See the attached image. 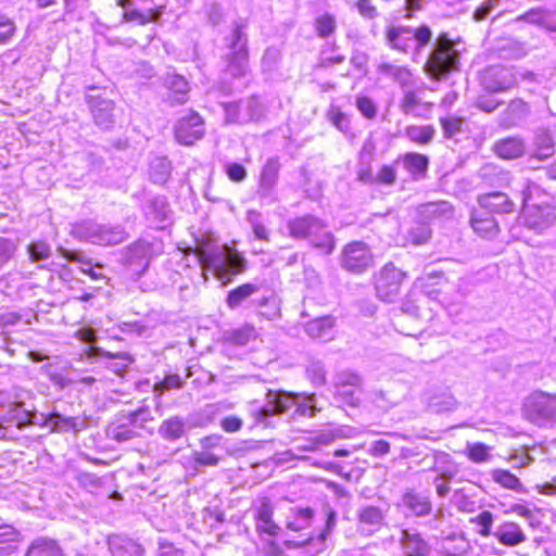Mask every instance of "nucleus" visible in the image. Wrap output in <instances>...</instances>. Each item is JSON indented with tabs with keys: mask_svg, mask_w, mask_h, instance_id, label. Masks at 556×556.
Here are the masks:
<instances>
[{
	"mask_svg": "<svg viewBox=\"0 0 556 556\" xmlns=\"http://www.w3.org/2000/svg\"><path fill=\"white\" fill-rule=\"evenodd\" d=\"M419 215L424 218L432 219L452 214V205L446 201L428 202L418 207Z\"/></svg>",
	"mask_w": 556,
	"mask_h": 556,
	"instance_id": "obj_41",
	"label": "nucleus"
},
{
	"mask_svg": "<svg viewBox=\"0 0 556 556\" xmlns=\"http://www.w3.org/2000/svg\"><path fill=\"white\" fill-rule=\"evenodd\" d=\"M108 546L112 556H142L143 547L134 540L122 535H110Z\"/></svg>",
	"mask_w": 556,
	"mask_h": 556,
	"instance_id": "obj_26",
	"label": "nucleus"
},
{
	"mask_svg": "<svg viewBox=\"0 0 556 556\" xmlns=\"http://www.w3.org/2000/svg\"><path fill=\"white\" fill-rule=\"evenodd\" d=\"M334 327V318L324 316L308 321L305 326V332L313 339L330 340Z\"/></svg>",
	"mask_w": 556,
	"mask_h": 556,
	"instance_id": "obj_31",
	"label": "nucleus"
},
{
	"mask_svg": "<svg viewBox=\"0 0 556 556\" xmlns=\"http://www.w3.org/2000/svg\"><path fill=\"white\" fill-rule=\"evenodd\" d=\"M125 414L142 432L147 429V424L154 419L150 407L146 405Z\"/></svg>",
	"mask_w": 556,
	"mask_h": 556,
	"instance_id": "obj_53",
	"label": "nucleus"
},
{
	"mask_svg": "<svg viewBox=\"0 0 556 556\" xmlns=\"http://www.w3.org/2000/svg\"><path fill=\"white\" fill-rule=\"evenodd\" d=\"M470 223L473 231L485 239L495 238L500 230L496 219L481 208L472 212Z\"/></svg>",
	"mask_w": 556,
	"mask_h": 556,
	"instance_id": "obj_20",
	"label": "nucleus"
},
{
	"mask_svg": "<svg viewBox=\"0 0 556 556\" xmlns=\"http://www.w3.org/2000/svg\"><path fill=\"white\" fill-rule=\"evenodd\" d=\"M315 27L318 37L326 38L334 31L336 20L329 14L321 15L316 20Z\"/></svg>",
	"mask_w": 556,
	"mask_h": 556,
	"instance_id": "obj_57",
	"label": "nucleus"
},
{
	"mask_svg": "<svg viewBox=\"0 0 556 556\" xmlns=\"http://www.w3.org/2000/svg\"><path fill=\"white\" fill-rule=\"evenodd\" d=\"M554 138L546 129H540L534 136L535 153L530 156L529 161L538 159L544 161L554 154Z\"/></svg>",
	"mask_w": 556,
	"mask_h": 556,
	"instance_id": "obj_33",
	"label": "nucleus"
},
{
	"mask_svg": "<svg viewBox=\"0 0 556 556\" xmlns=\"http://www.w3.org/2000/svg\"><path fill=\"white\" fill-rule=\"evenodd\" d=\"M280 167L279 159L271 156L267 159L261 169L256 197L263 205H271L278 201L276 187L279 179Z\"/></svg>",
	"mask_w": 556,
	"mask_h": 556,
	"instance_id": "obj_7",
	"label": "nucleus"
},
{
	"mask_svg": "<svg viewBox=\"0 0 556 556\" xmlns=\"http://www.w3.org/2000/svg\"><path fill=\"white\" fill-rule=\"evenodd\" d=\"M340 265L349 273L362 274L374 265V255L367 243L352 241L343 247Z\"/></svg>",
	"mask_w": 556,
	"mask_h": 556,
	"instance_id": "obj_6",
	"label": "nucleus"
},
{
	"mask_svg": "<svg viewBox=\"0 0 556 556\" xmlns=\"http://www.w3.org/2000/svg\"><path fill=\"white\" fill-rule=\"evenodd\" d=\"M245 25L242 22H236L228 48L230 54L228 59V72L233 77H243L249 71L248 37L243 31Z\"/></svg>",
	"mask_w": 556,
	"mask_h": 556,
	"instance_id": "obj_5",
	"label": "nucleus"
},
{
	"mask_svg": "<svg viewBox=\"0 0 556 556\" xmlns=\"http://www.w3.org/2000/svg\"><path fill=\"white\" fill-rule=\"evenodd\" d=\"M378 72L382 75L393 78L401 86H407L410 81V73L401 66L390 63H382L378 66Z\"/></svg>",
	"mask_w": 556,
	"mask_h": 556,
	"instance_id": "obj_48",
	"label": "nucleus"
},
{
	"mask_svg": "<svg viewBox=\"0 0 556 556\" xmlns=\"http://www.w3.org/2000/svg\"><path fill=\"white\" fill-rule=\"evenodd\" d=\"M61 255L73 263H79L81 271L89 274L92 278L97 279L98 276L92 269V264L89 258L81 252L77 250H67L64 248H60Z\"/></svg>",
	"mask_w": 556,
	"mask_h": 556,
	"instance_id": "obj_49",
	"label": "nucleus"
},
{
	"mask_svg": "<svg viewBox=\"0 0 556 556\" xmlns=\"http://www.w3.org/2000/svg\"><path fill=\"white\" fill-rule=\"evenodd\" d=\"M198 258L204 279L207 280V271H211L224 286L247 268V260L227 244L202 249L198 252Z\"/></svg>",
	"mask_w": 556,
	"mask_h": 556,
	"instance_id": "obj_1",
	"label": "nucleus"
},
{
	"mask_svg": "<svg viewBox=\"0 0 556 556\" xmlns=\"http://www.w3.org/2000/svg\"><path fill=\"white\" fill-rule=\"evenodd\" d=\"M273 509L268 502H263L255 514V527L260 534L275 536L280 528L273 521Z\"/></svg>",
	"mask_w": 556,
	"mask_h": 556,
	"instance_id": "obj_30",
	"label": "nucleus"
},
{
	"mask_svg": "<svg viewBox=\"0 0 556 556\" xmlns=\"http://www.w3.org/2000/svg\"><path fill=\"white\" fill-rule=\"evenodd\" d=\"M435 129L432 125H412L405 128V136L418 144H428L433 140Z\"/></svg>",
	"mask_w": 556,
	"mask_h": 556,
	"instance_id": "obj_40",
	"label": "nucleus"
},
{
	"mask_svg": "<svg viewBox=\"0 0 556 556\" xmlns=\"http://www.w3.org/2000/svg\"><path fill=\"white\" fill-rule=\"evenodd\" d=\"M205 134L204 122L194 111L178 119L175 126V138L180 144L190 146Z\"/></svg>",
	"mask_w": 556,
	"mask_h": 556,
	"instance_id": "obj_14",
	"label": "nucleus"
},
{
	"mask_svg": "<svg viewBox=\"0 0 556 556\" xmlns=\"http://www.w3.org/2000/svg\"><path fill=\"white\" fill-rule=\"evenodd\" d=\"M529 112L530 109L527 102L515 99L509 102L504 113L503 123L507 127L516 126L528 116Z\"/></svg>",
	"mask_w": 556,
	"mask_h": 556,
	"instance_id": "obj_37",
	"label": "nucleus"
},
{
	"mask_svg": "<svg viewBox=\"0 0 556 556\" xmlns=\"http://www.w3.org/2000/svg\"><path fill=\"white\" fill-rule=\"evenodd\" d=\"M440 124L443 129V135L447 139L455 138L457 135L464 132L465 119L462 117H442L440 118Z\"/></svg>",
	"mask_w": 556,
	"mask_h": 556,
	"instance_id": "obj_50",
	"label": "nucleus"
},
{
	"mask_svg": "<svg viewBox=\"0 0 556 556\" xmlns=\"http://www.w3.org/2000/svg\"><path fill=\"white\" fill-rule=\"evenodd\" d=\"M480 83L489 92H505L517 85V78L513 68L492 65L481 73Z\"/></svg>",
	"mask_w": 556,
	"mask_h": 556,
	"instance_id": "obj_11",
	"label": "nucleus"
},
{
	"mask_svg": "<svg viewBox=\"0 0 556 556\" xmlns=\"http://www.w3.org/2000/svg\"><path fill=\"white\" fill-rule=\"evenodd\" d=\"M172 173V163L166 156H154L149 163V176L152 182L164 185Z\"/></svg>",
	"mask_w": 556,
	"mask_h": 556,
	"instance_id": "obj_34",
	"label": "nucleus"
},
{
	"mask_svg": "<svg viewBox=\"0 0 556 556\" xmlns=\"http://www.w3.org/2000/svg\"><path fill=\"white\" fill-rule=\"evenodd\" d=\"M45 424L56 432H79L87 427L85 419L80 417H66L59 412H52L46 417Z\"/></svg>",
	"mask_w": 556,
	"mask_h": 556,
	"instance_id": "obj_22",
	"label": "nucleus"
},
{
	"mask_svg": "<svg viewBox=\"0 0 556 556\" xmlns=\"http://www.w3.org/2000/svg\"><path fill=\"white\" fill-rule=\"evenodd\" d=\"M362 388H334V396L344 404L357 406L359 404L358 392Z\"/></svg>",
	"mask_w": 556,
	"mask_h": 556,
	"instance_id": "obj_56",
	"label": "nucleus"
},
{
	"mask_svg": "<svg viewBox=\"0 0 556 556\" xmlns=\"http://www.w3.org/2000/svg\"><path fill=\"white\" fill-rule=\"evenodd\" d=\"M21 320V315L17 313H5L0 316V336L3 337V343L8 344V336L10 327L15 326Z\"/></svg>",
	"mask_w": 556,
	"mask_h": 556,
	"instance_id": "obj_58",
	"label": "nucleus"
},
{
	"mask_svg": "<svg viewBox=\"0 0 556 556\" xmlns=\"http://www.w3.org/2000/svg\"><path fill=\"white\" fill-rule=\"evenodd\" d=\"M105 437L117 444H130L143 439V432L124 413L106 426Z\"/></svg>",
	"mask_w": 556,
	"mask_h": 556,
	"instance_id": "obj_12",
	"label": "nucleus"
},
{
	"mask_svg": "<svg viewBox=\"0 0 556 556\" xmlns=\"http://www.w3.org/2000/svg\"><path fill=\"white\" fill-rule=\"evenodd\" d=\"M87 101L97 126L102 129L113 127L115 119L113 115L114 102L110 99L87 94Z\"/></svg>",
	"mask_w": 556,
	"mask_h": 556,
	"instance_id": "obj_15",
	"label": "nucleus"
},
{
	"mask_svg": "<svg viewBox=\"0 0 556 556\" xmlns=\"http://www.w3.org/2000/svg\"><path fill=\"white\" fill-rule=\"evenodd\" d=\"M403 506L415 517L428 516L432 510V503L426 493L407 491L402 496Z\"/></svg>",
	"mask_w": 556,
	"mask_h": 556,
	"instance_id": "obj_21",
	"label": "nucleus"
},
{
	"mask_svg": "<svg viewBox=\"0 0 556 556\" xmlns=\"http://www.w3.org/2000/svg\"><path fill=\"white\" fill-rule=\"evenodd\" d=\"M169 207L164 197H155L146 206V214L155 222L163 223L168 218Z\"/></svg>",
	"mask_w": 556,
	"mask_h": 556,
	"instance_id": "obj_46",
	"label": "nucleus"
},
{
	"mask_svg": "<svg viewBox=\"0 0 556 556\" xmlns=\"http://www.w3.org/2000/svg\"><path fill=\"white\" fill-rule=\"evenodd\" d=\"M31 262L46 261L51 256V248L43 241L33 242L28 245Z\"/></svg>",
	"mask_w": 556,
	"mask_h": 556,
	"instance_id": "obj_55",
	"label": "nucleus"
},
{
	"mask_svg": "<svg viewBox=\"0 0 556 556\" xmlns=\"http://www.w3.org/2000/svg\"><path fill=\"white\" fill-rule=\"evenodd\" d=\"M527 418L542 426L556 420V394L551 395L543 392L534 393L525 403Z\"/></svg>",
	"mask_w": 556,
	"mask_h": 556,
	"instance_id": "obj_8",
	"label": "nucleus"
},
{
	"mask_svg": "<svg viewBox=\"0 0 556 556\" xmlns=\"http://www.w3.org/2000/svg\"><path fill=\"white\" fill-rule=\"evenodd\" d=\"M490 447L483 443H475L468 447V456L473 463H483L490 458Z\"/></svg>",
	"mask_w": 556,
	"mask_h": 556,
	"instance_id": "obj_59",
	"label": "nucleus"
},
{
	"mask_svg": "<svg viewBox=\"0 0 556 556\" xmlns=\"http://www.w3.org/2000/svg\"><path fill=\"white\" fill-rule=\"evenodd\" d=\"M26 556H64V553L55 540L40 536L31 542Z\"/></svg>",
	"mask_w": 556,
	"mask_h": 556,
	"instance_id": "obj_32",
	"label": "nucleus"
},
{
	"mask_svg": "<svg viewBox=\"0 0 556 556\" xmlns=\"http://www.w3.org/2000/svg\"><path fill=\"white\" fill-rule=\"evenodd\" d=\"M15 33L14 22L5 15L0 14V43L8 42Z\"/></svg>",
	"mask_w": 556,
	"mask_h": 556,
	"instance_id": "obj_62",
	"label": "nucleus"
},
{
	"mask_svg": "<svg viewBox=\"0 0 556 556\" xmlns=\"http://www.w3.org/2000/svg\"><path fill=\"white\" fill-rule=\"evenodd\" d=\"M21 542V533L11 525H0V555L13 554Z\"/></svg>",
	"mask_w": 556,
	"mask_h": 556,
	"instance_id": "obj_36",
	"label": "nucleus"
},
{
	"mask_svg": "<svg viewBox=\"0 0 556 556\" xmlns=\"http://www.w3.org/2000/svg\"><path fill=\"white\" fill-rule=\"evenodd\" d=\"M306 375L313 384L317 387L326 384L327 371L321 362H311V364L306 368Z\"/></svg>",
	"mask_w": 556,
	"mask_h": 556,
	"instance_id": "obj_54",
	"label": "nucleus"
},
{
	"mask_svg": "<svg viewBox=\"0 0 556 556\" xmlns=\"http://www.w3.org/2000/svg\"><path fill=\"white\" fill-rule=\"evenodd\" d=\"M247 222L249 223L255 238L261 241H269V230L262 214L257 211L250 210L247 213Z\"/></svg>",
	"mask_w": 556,
	"mask_h": 556,
	"instance_id": "obj_47",
	"label": "nucleus"
},
{
	"mask_svg": "<svg viewBox=\"0 0 556 556\" xmlns=\"http://www.w3.org/2000/svg\"><path fill=\"white\" fill-rule=\"evenodd\" d=\"M525 224L528 228L542 233L556 222V211L552 205H532L525 198Z\"/></svg>",
	"mask_w": 556,
	"mask_h": 556,
	"instance_id": "obj_13",
	"label": "nucleus"
},
{
	"mask_svg": "<svg viewBox=\"0 0 556 556\" xmlns=\"http://www.w3.org/2000/svg\"><path fill=\"white\" fill-rule=\"evenodd\" d=\"M295 407L294 414L303 417H314L317 410L315 394L300 396L285 391H271L266 394V403L250 409L254 425L265 424L269 417L283 414Z\"/></svg>",
	"mask_w": 556,
	"mask_h": 556,
	"instance_id": "obj_2",
	"label": "nucleus"
},
{
	"mask_svg": "<svg viewBox=\"0 0 556 556\" xmlns=\"http://www.w3.org/2000/svg\"><path fill=\"white\" fill-rule=\"evenodd\" d=\"M420 100L414 91H405L400 103V109L404 114L413 113L414 109L419 105Z\"/></svg>",
	"mask_w": 556,
	"mask_h": 556,
	"instance_id": "obj_64",
	"label": "nucleus"
},
{
	"mask_svg": "<svg viewBox=\"0 0 556 556\" xmlns=\"http://www.w3.org/2000/svg\"><path fill=\"white\" fill-rule=\"evenodd\" d=\"M500 543L506 546H516L526 541V534L515 522H504L493 532Z\"/></svg>",
	"mask_w": 556,
	"mask_h": 556,
	"instance_id": "obj_28",
	"label": "nucleus"
},
{
	"mask_svg": "<svg viewBox=\"0 0 556 556\" xmlns=\"http://www.w3.org/2000/svg\"><path fill=\"white\" fill-rule=\"evenodd\" d=\"M3 422L21 429L27 425L35 424L36 414L25 408L22 402H8V407L0 415Z\"/></svg>",
	"mask_w": 556,
	"mask_h": 556,
	"instance_id": "obj_18",
	"label": "nucleus"
},
{
	"mask_svg": "<svg viewBox=\"0 0 556 556\" xmlns=\"http://www.w3.org/2000/svg\"><path fill=\"white\" fill-rule=\"evenodd\" d=\"M164 84L169 90L168 101L173 105L184 104L188 101L189 85L188 81L178 74L167 73Z\"/></svg>",
	"mask_w": 556,
	"mask_h": 556,
	"instance_id": "obj_25",
	"label": "nucleus"
},
{
	"mask_svg": "<svg viewBox=\"0 0 556 556\" xmlns=\"http://www.w3.org/2000/svg\"><path fill=\"white\" fill-rule=\"evenodd\" d=\"M188 432L186 420L181 416H172L163 420L157 429L159 435L167 442H176Z\"/></svg>",
	"mask_w": 556,
	"mask_h": 556,
	"instance_id": "obj_23",
	"label": "nucleus"
},
{
	"mask_svg": "<svg viewBox=\"0 0 556 556\" xmlns=\"http://www.w3.org/2000/svg\"><path fill=\"white\" fill-rule=\"evenodd\" d=\"M223 106L225 121L231 124H245L258 119L263 114L262 105L255 97L238 102L224 103Z\"/></svg>",
	"mask_w": 556,
	"mask_h": 556,
	"instance_id": "obj_10",
	"label": "nucleus"
},
{
	"mask_svg": "<svg viewBox=\"0 0 556 556\" xmlns=\"http://www.w3.org/2000/svg\"><path fill=\"white\" fill-rule=\"evenodd\" d=\"M99 231H101V225L92 220H84L73 226L72 235L79 240L90 241L98 244Z\"/></svg>",
	"mask_w": 556,
	"mask_h": 556,
	"instance_id": "obj_39",
	"label": "nucleus"
},
{
	"mask_svg": "<svg viewBox=\"0 0 556 556\" xmlns=\"http://www.w3.org/2000/svg\"><path fill=\"white\" fill-rule=\"evenodd\" d=\"M386 510L378 506L366 505L358 509L357 520L361 533L371 535L383 525Z\"/></svg>",
	"mask_w": 556,
	"mask_h": 556,
	"instance_id": "obj_16",
	"label": "nucleus"
},
{
	"mask_svg": "<svg viewBox=\"0 0 556 556\" xmlns=\"http://www.w3.org/2000/svg\"><path fill=\"white\" fill-rule=\"evenodd\" d=\"M287 226L292 238L308 240L313 248L326 255L333 252L334 237L327 230L326 223L320 218L308 214L290 219Z\"/></svg>",
	"mask_w": 556,
	"mask_h": 556,
	"instance_id": "obj_3",
	"label": "nucleus"
},
{
	"mask_svg": "<svg viewBox=\"0 0 556 556\" xmlns=\"http://www.w3.org/2000/svg\"><path fill=\"white\" fill-rule=\"evenodd\" d=\"M91 352L93 356L108 358L110 361L108 367L117 375H122L134 362L131 355L127 352L112 353L99 346H93Z\"/></svg>",
	"mask_w": 556,
	"mask_h": 556,
	"instance_id": "obj_29",
	"label": "nucleus"
},
{
	"mask_svg": "<svg viewBox=\"0 0 556 556\" xmlns=\"http://www.w3.org/2000/svg\"><path fill=\"white\" fill-rule=\"evenodd\" d=\"M477 523L481 527L479 533L482 536L493 535L492 532V523H493V514L489 510H483L476 517Z\"/></svg>",
	"mask_w": 556,
	"mask_h": 556,
	"instance_id": "obj_61",
	"label": "nucleus"
},
{
	"mask_svg": "<svg viewBox=\"0 0 556 556\" xmlns=\"http://www.w3.org/2000/svg\"><path fill=\"white\" fill-rule=\"evenodd\" d=\"M314 510L309 507L296 508L293 515L288 518L287 528L292 531H300L311 526Z\"/></svg>",
	"mask_w": 556,
	"mask_h": 556,
	"instance_id": "obj_44",
	"label": "nucleus"
},
{
	"mask_svg": "<svg viewBox=\"0 0 556 556\" xmlns=\"http://www.w3.org/2000/svg\"><path fill=\"white\" fill-rule=\"evenodd\" d=\"M405 274L393 264L384 265L376 278V293L386 302H393L401 289Z\"/></svg>",
	"mask_w": 556,
	"mask_h": 556,
	"instance_id": "obj_9",
	"label": "nucleus"
},
{
	"mask_svg": "<svg viewBox=\"0 0 556 556\" xmlns=\"http://www.w3.org/2000/svg\"><path fill=\"white\" fill-rule=\"evenodd\" d=\"M431 236L429 226L425 223H417L408 231L406 239L414 245L426 243Z\"/></svg>",
	"mask_w": 556,
	"mask_h": 556,
	"instance_id": "obj_52",
	"label": "nucleus"
},
{
	"mask_svg": "<svg viewBox=\"0 0 556 556\" xmlns=\"http://www.w3.org/2000/svg\"><path fill=\"white\" fill-rule=\"evenodd\" d=\"M330 122L341 131L345 132L350 128V121L348 116L342 113L338 108H331L328 112Z\"/></svg>",
	"mask_w": 556,
	"mask_h": 556,
	"instance_id": "obj_60",
	"label": "nucleus"
},
{
	"mask_svg": "<svg viewBox=\"0 0 556 556\" xmlns=\"http://www.w3.org/2000/svg\"><path fill=\"white\" fill-rule=\"evenodd\" d=\"M400 545L403 556H430L431 546L418 532L404 529L401 532Z\"/></svg>",
	"mask_w": 556,
	"mask_h": 556,
	"instance_id": "obj_17",
	"label": "nucleus"
},
{
	"mask_svg": "<svg viewBox=\"0 0 556 556\" xmlns=\"http://www.w3.org/2000/svg\"><path fill=\"white\" fill-rule=\"evenodd\" d=\"M98 237V244L114 245L125 240L126 232L121 226L101 225V231H99Z\"/></svg>",
	"mask_w": 556,
	"mask_h": 556,
	"instance_id": "obj_45",
	"label": "nucleus"
},
{
	"mask_svg": "<svg viewBox=\"0 0 556 556\" xmlns=\"http://www.w3.org/2000/svg\"><path fill=\"white\" fill-rule=\"evenodd\" d=\"M459 63V53L455 49L454 42L446 34H441L433 46V49L425 64L426 72L434 79L447 75L457 70Z\"/></svg>",
	"mask_w": 556,
	"mask_h": 556,
	"instance_id": "obj_4",
	"label": "nucleus"
},
{
	"mask_svg": "<svg viewBox=\"0 0 556 556\" xmlns=\"http://www.w3.org/2000/svg\"><path fill=\"white\" fill-rule=\"evenodd\" d=\"M258 290V286L254 283H243L228 292L226 304L230 309H236Z\"/></svg>",
	"mask_w": 556,
	"mask_h": 556,
	"instance_id": "obj_38",
	"label": "nucleus"
},
{
	"mask_svg": "<svg viewBox=\"0 0 556 556\" xmlns=\"http://www.w3.org/2000/svg\"><path fill=\"white\" fill-rule=\"evenodd\" d=\"M495 154L504 160H514L522 156L526 152V143L520 137H506L494 143Z\"/></svg>",
	"mask_w": 556,
	"mask_h": 556,
	"instance_id": "obj_24",
	"label": "nucleus"
},
{
	"mask_svg": "<svg viewBox=\"0 0 556 556\" xmlns=\"http://www.w3.org/2000/svg\"><path fill=\"white\" fill-rule=\"evenodd\" d=\"M412 37H413V40L416 41L417 48L420 49L430 42L431 37H432V31L427 25H422L415 30L412 29Z\"/></svg>",
	"mask_w": 556,
	"mask_h": 556,
	"instance_id": "obj_63",
	"label": "nucleus"
},
{
	"mask_svg": "<svg viewBox=\"0 0 556 556\" xmlns=\"http://www.w3.org/2000/svg\"><path fill=\"white\" fill-rule=\"evenodd\" d=\"M481 210L496 214L510 213L514 210V202L503 192H490L478 198Z\"/></svg>",
	"mask_w": 556,
	"mask_h": 556,
	"instance_id": "obj_19",
	"label": "nucleus"
},
{
	"mask_svg": "<svg viewBox=\"0 0 556 556\" xmlns=\"http://www.w3.org/2000/svg\"><path fill=\"white\" fill-rule=\"evenodd\" d=\"M413 41L412 28L407 26H392L387 30L388 45L396 50L405 51Z\"/></svg>",
	"mask_w": 556,
	"mask_h": 556,
	"instance_id": "obj_35",
	"label": "nucleus"
},
{
	"mask_svg": "<svg viewBox=\"0 0 556 556\" xmlns=\"http://www.w3.org/2000/svg\"><path fill=\"white\" fill-rule=\"evenodd\" d=\"M517 21H523L526 23L536 25L548 31L556 30V20L554 13L543 8L531 9L525 14L519 15Z\"/></svg>",
	"mask_w": 556,
	"mask_h": 556,
	"instance_id": "obj_27",
	"label": "nucleus"
},
{
	"mask_svg": "<svg viewBox=\"0 0 556 556\" xmlns=\"http://www.w3.org/2000/svg\"><path fill=\"white\" fill-rule=\"evenodd\" d=\"M363 379L354 371L343 370L336 375L333 387L334 388H362Z\"/></svg>",
	"mask_w": 556,
	"mask_h": 556,
	"instance_id": "obj_51",
	"label": "nucleus"
},
{
	"mask_svg": "<svg viewBox=\"0 0 556 556\" xmlns=\"http://www.w3.org/2000/svg\"><path fill=\"white\" fill-rule=\"evenodd\" d=\"M491 477L496 483L501 484L505 489L513 490L517 493L525 492V488L519 478L508 470L494 469L491 472Z\"/></svg>",
	"mask_w": 556,
	"mask_h": 556,
	"instance_id": "obj_43",
	"label": "nucleus"
},
{
	"mask_svg": "<svg viewBox=\"0 0 556 556\" xmlns=\"http://www.w3.org/2000/svg\"><path fill=\"white\" fill-rule=\"evenodd\" d=\"M404 167L414 176H422L428 169L429 160L426 155L416 152L403 156Z\"/></svg>",
	"mask_w": 556,
	"mask_h": 556,
	"instance_id": "obj_42",
	"label": "nucleus"
}]
</instances>
